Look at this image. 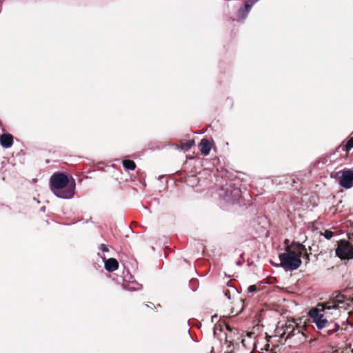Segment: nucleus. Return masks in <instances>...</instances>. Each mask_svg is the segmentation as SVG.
<instances>
[{
	"instance_id": "obj_1",
	"label": "nucleus",
	"mask_w": 353,
	"mask_h": 353,
	"mask_svg": "<svg viewBox=\"0 0 353 353\" xmlns=\"http://www.w3.org/2000/svg\"><path fill=\"white\" fill-rule=\"evenodd\" d=\"M75 181L69 179L63 172H55L50 179V187L52 192L61 199H71L75 193Z\"/></svg>"
},
{
	"instance_id": "obj_2",
	"label": "nucleus",
	"mask_w": 353,
	"mask_h": 353,
	"mask_svg": "<svg viewBox=\"0 0 353 353\" xmlns=\"http://www.w3.org/2000/svg\"><path fill=\"white\" fill-rule=\"evenodd\" d=\"M305 250V245L292 242L285 247V252L279 254L280 265L286 270H295L301 265V257Z\"/></svg>"
},
{
	"instance_id": "obj_3",
	"label": "nucleus",
	"mask_w": 353,
	"mask_h": 353,
	"mask_svg": "<svg viewBox=\"0 0 353 353\" xmlns=\"http://www.w3.org/2000/svg\"><path fill=\"white\" fill-rule=\"evenodd\" d=\"M219 196L220 199L228 203L234 204L239 201L241 197V189L236 186L235 183L231 181L226 182L219 190Z\"/></svg>"
},
{
	"instance_id": "obj_4",
	"label": "nucleus",
	"mask_w": 353,
	"mask_h": 353,
	"mask_svg": "<svg viewBox=\"0 0 353 353\" xmlns=\"http://www.w3.org/2000/svg\"><path fill=\"white\" fill-rule=\"evenodd\" d=\"M329 302L318 303L315 307H312L308 312L309 316L312 319L319 329H322L329 325L327 319H324V311L325 309H330Z\"/></svg>"
},
{
	"instance_id": "obj_5",
	"label": "nucleus",
	"mask_w": 353,
	"mask_h": 353,
	"mask_svg": "<svg viewBox=\"0 0 353 353\" xmlns=\"http://www.w3.org/2000/svg\"><path fill=\"white\" fill-rule=\"evenodd\" d=\"M335 255L341 261L353 259V245L347 239H340L336 241Z\"/></svg>"
},
{
	"instance_id": "obj_6",
	"label": "nucleus",
	"mask_w": 353,
	"mask_h": 353,
	"mask_svg": "<svg viewBox=\"0 0 353 353\" xmlns=\"http://www.w3.org/2000/svg\"><path fill=\"white\" fill-rule=\"evenodd\" d=\"M338 181L339 185L346 189L353 186V170L344 169L339 171L334 176L332 175Z\"/></svg>"
},
{
	"instance_id": "obj_7",
	"label": "nucleus",
	"mask_w": 353,
	"mask_h": 353,
	"mask_svg": "<svg viewBox=\"0 0 353 353\" xmlns=\"http://www.w3.org/2000/svg\"><path fill=\"white\" fill-rule=\"evenodd\" d=\"M254 1L253 0H248L244 4L239 8L238 10V17L240 19H244L250 12L252 7L253 6Z\"/></svg>"
},
{
	"instance_id": "obj_8",
	"label": "nucleus",
	"mask_w": 353,
	"mask_h": 353,
	"mask_svg": "<svg viewBox=\"0 0 353 353\" xmlns=\"http://www.w3.org/2000/svg\"><path fill=\"white\" fill-rule=\"evenodd\" d=\"M295 323L296 322L294 320L288 321L283 327V332L281 334V336L285 337V339L293 337Z\"/></svg>"
},
{
	"instance_id": "obj_9",
	"label": "nucleus",
	"mask_w": 353,
	"mask_h": 353,
	"mask_svg": "<svg viewBox=\"0 0 353 353\" xmlns=\"http://www.w3.org/2000/svg\"><path fill=\"white\" fill-rule=\"evenodd\" d=\"M345 297L343 294H337L334 298L332 297V310L337 308H343L345 310L346 303Z\"/></svg>"
},
{
	"instance_id": "obj_10",
	"label": "nucleus",
	"mask_w": 353,
	"mask_h": 353,
	"mask_svg": "<svg viewBox=\"0 0 353 353\" xmlns=\"http://www.w3.org/2000/svg\"><path fill=\"white\" fill-rule=\"evenodd\" d=\"M0 143L4 148H9L13 144V136L9 133H5L0 136Z\"/></svg>"
},
{
	"instance_id": "obj_11",
	"label": "nucleus",
	"mask_w": 353,
	"mask_h": 353,
	"mask_svg": "<svg viewBox=\"0 0 353 353\" xmlns=\"http://www.w3.org/2000/svg\"><path fill=\"white\" fill-rule=\"evenodd\" d=\"M105 268L107 271L112 272L119 268V263L114 258H110L104 263Z\"/></svg>"
},
{
	"instance_id": "obj_12",
	"label": "nucleus",
	"mask_w": 353,
	"mask_h": 353,
	"mask_svg": "<svg viewBox=\"0 0 353 353\" xmlns=\"http://www.w3.org/2000/svg\"><path fill=\"white\" fill-rule=\"evenodd\" d=\"M200 151L202 154L206 156L209 154L211 150V145L210 141L206 139H203L199 145Z\"/></svg>"
},
{
	"instance_id": "obj_13",
	"label": "nucleus",
	"mask_w": 353,
	"mask_h": 353,
	"mask_svg": "<svg viewBox=\"0 0 353 353\" xmlns=\"http://www.w3.org/2000/svg\"><path fill=\"white\" fill-rule=\"evenodd\" d=\"M353 148V137H351L345 144H341L336 150L341 149V150L345 151L346 152L345 157H347L348 155L349 151Z\"/></svg>"
},
{
	"instance_id": "obj_14",
	"label": "nucleus",
	"mask_w": 353,
	"mask_h": 353,
	"mask_svg": "<svg viewBox=\"0 0 353 353\" xmlns=\"http://www.w3.org/2000/svg\"><path fill=\"white\" fill-rule=\"evenodd\" d=\"M305 330L304 326H299L296 323H295L294 326V336H296L298 339L301 341L303 339L305 338L303 330Z\"/></svg>"
},
{
	"instance_id": "obj_15",
	"label": "nucleus",
	"mask_w": 353,
	"mask_h": 353,
	"mask_svg": "<svg viewBox=\"0 0 353 353\" xmlns=\"http://www.w3.org/2000/svg\"><path fill=\"white\" fill-rule=\"evenodd\" d=\"M194 144V141L193 139H190L185 142H181L180 148L182 150L187 151L190 150Z\"/></svg>"
},
{
	"instance_id": "obj_16",
	"label": "nucleus",
	"mask_w": 353,
	"mask_h": 353,
	"mask_svg": "<svg viewBox=\"0 0 353 353\" xmlns=\"http://www.w3.org/2000/svg\"><path fill=\"white\" fill-rule=\"evenodd\" d=\"M123 166L126 170H134L136 168V164L132 160L125 159L122 162Z\"/></svg>"
},
{
	"instance_id": "obj_17",
	"label": "nucleus",
	"mask_w": 353,
	"mask_h": 353,
	"mask_svg": "<svg viewBox=\"0 0 353 353\" xmlns=\"http://www.w3.org/2000/svg\"><path fill=\"white\" fill-rule=\"evenodd\" d=\"M225 343H228V350H227V352L226 353H231L232 352V350H233V344L232 343L231 341H228V338L226 337L225 339Z\"/></svg>"
},
{
	"instance_id": "obj_18",
	"label": "nucleus",
	"mask_w": 353,
	"mask_h": 353,
	"mask_svg": "<svg viewBox=\"0 0 353 353\" xmlns=\"http://www.w3.org/2000/svg\"><path fill=\"white\" fill-rule=\"evenodd\" d=\"M248 292L250 293L256 292L259 290V288H258L256 285H252L248 287Z\"/></svg>"
},
{
	"instance_id": "obj_19",
	"label": "nucleus",
	"mask_w": 353,
	"mask_h": 353,
	"mask_svg": "<svg viewBox=\"0 0 353 353\" xmlns=\"http://www.w3.org/2000/svg\"><path fill=\"white\" fill-rule=\"evenodd\" d=\"M301 256H303V258L306 260V263H307L310 261V254L307 252L306 249L302 254Z\"/></svg>"
},
{
	"instance_id": "obj_20",
	"label": "nucleus",
	"mask_w": 353,
	"mask_h": 353,
	"mask_svg": "<svg viewBox=\"0 0 353 353\" xmlns=\"http://www.w3.org/2000/svg\"><path fill=\"white\" fill-rule=\"evenodd\" d=\"M324 236L330 240L331 239V230H326L323 234Z\"/></svg>"
},
{
	"instance_id": "obj_21",
	"label": "nucleus",
	"mask_w": 353,
	"mask_h": 353,
	"mask_svg": "<svg viewBox=\"0 0 353 353\" xmlns=\"http://www.w3.org/2000/svg\"><path fill=\"white\" fill-rule=\"evenodd\" d=\"M100 249H101L103 252H108V251H109V250H108V248L107 245H105V244H101V245H100Z\"/></svg>"
},
{
	"instance_id": "obj_22",
	"label": "nucleus",
	"mask_w": 353,
	"mask_h": 353,
	"mask_svg": "<svg viewBox=\"0 0 353 353\" xmlns=\"http://www.w3.org/2000/svg\"><path fill=\"white\" fill-rule=\"evenodd\" d=\"M224 293H225V296H227L228 298L230 299V293L229 290H224Z\"/></svg>"
},
{
	"instance_id": "obj_23",
	"label": "nucleus",
	"mask_w": 353,
	"mask_h": 353,
	"mask_svg": "<svg viewBox=\"0 0 353 353\" xmlns=\"http://www.w3.org/2000/svg\"><path fill=\"white\" fill-rule=\"evenodd\" d=\"M266 353H276L272 349L271 350H266Z\"/></svg>"
},
{
	"instance_id": "obj_24",
	"label": "nucleus",
	"mask_w": 353,
	"mask_h": 353,
	"mask_svg": "<svg viewBox=\"0 0 353 353\" xmlns=\"http://www.w3.org/2000/svg\"><path fill=\"white\" fill-rule=\"evenodd\" d=\"M284 243L286 245V247L288 245H290L288 243H289V240L288 239H285V241H284Z\"/></svg>"
},
{
	"instance_id": "obj_25",
	"label": "nucleus",
	"mask_w": 353,
	"mask_h": 353,
	"mask_svg": "<svg viewBox=\"0 0 353 353\" xmlns=\"http://www.w3.org/2000/svg\"><path fill=\"white\" fill-rule=\"evenodd\" d=\"M245 339H243L241 340V343H242L243 345H245Z\"/></svg>"
},
{
	"instance_id": "obj_26",
	"label": "nucleus",
	"mask_w": 353,
	"mask_h": 353,
	"mask_svg": "<svg viewBox=\"0 0 353 353\" xmlns=\"http://www.w3.org/2000/svg\"><path fill=\"white\" fill-rule=\"evenodd\" d=\"M252 334H253V333H252V332H250V333H248V335L250 337H251Z\"/></svg>"
},
{
	"instance_id": "obj_27",
	"label": "nucleus",
	"mask_w": 353,
	"mask_h": 353,
	"mask_svg": "<svg viewBox=\"0 0 353 353\" xmlns=\"http://www.w3.org/2000/svg\"><path fill=\"white\" fill-rule=\"evenodd\" d=\"M335 331H336L335 330H333V329H332V332L333 333V332H334Z\"/></svg>"
}]
</instances>
